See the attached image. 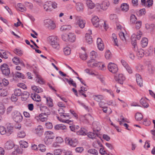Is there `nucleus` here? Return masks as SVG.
Wrapping results in <instances>:
<instances>
[{
	"label": "nucleus",
	"mask_w": 155,
	"mask_h": 155,
	"mask_svg": "<svg viewBox=\"0 0 155 155\" xmlns=\"http://www.w3.org/2000/svg\"><path fill=\"white\" fill-rule=\"evenodd\" d=\"M94 98L95 100L98 102L100 101L103 98V96L101 95H95L94 96Z\"/></svg>",
	"instance_id": "obj_45"
},
{
	"label": "nucleus",
	"mask_w": 155,
	"mask_h": 155,
	"mask_svg": "<svg viewBox=\"0 0 155 155\" xmlns=\"http://www.w3.org/2000/svg\"><path fill=\"white\" fill-rule=\"evenodd\" d=\"M6 135L9 136L10 135L13 131V127L10 124H6Z\"/></svg>",
	"instance_id": "obj_13"
},
{
	"label": "nucleus",
	"mask_w": 155,
	"mask_h": 155,
	"mask_svg": "<svg viewBox=\"0 0 155 155\" xmlns=\"http://www.w3.org/2000/svg\"><path fill=\"white\" fill-rule=\"evenodd\" d=\"M54 129L55 130H65L67 129L66 126L63 124H59L54 126Z\"/></svg>",
	"instance_id": "obj_22"
},
{
	"label": "nucleus",
	"mask_w": 155,
	"mask_h": 155,
	"mask_svg": "<svg viewBox=\"0 0 155 155\" xmlns=\"http://www.w3.org/2000/svg\"><path fill=\"white\" fill-rule=\"evenodd\" d=\"M137 55L138 58H140L143 56L144 51L143 49L140 48L138 49L137 53Z\"/></svg>",
	"instance_id": "obj_24"
},
{
	"label": "nucleus",
	"mask_w": 155,
	"mask_h": 155,
	"mask_svg": "<svg viewBox=\"0 0 155 155\" xmlns=\"http://www.w3.org/2000/svg\"><path fill=\"white\" fill-rule=\"evenodd\" d=\"M14 93L15 95L17 96H21L22 94L21 91L20 89L16 88L14 90Z\"/></svg>",
	"instance_id": "obj_42"
},
{
	"label": "nucleus",
	"mask_w": 155,
	"mask_h": 155,
	"mask_svg": "<svg viewBox=\"0 0 155 155\" xmlns=\"http://www.w3.org/2000/svg\"><path fill=\"white\" fill-rule=\"evenodd\" d=\"M15 75L16 77L18 78H21L22 79H24L25 78L24 75L19 72H16L15 73Z\"/></svg>",
	"instance_id": "obj_49"
},
{
	"label": "nucleus",
	"mask_w": 155,
	"mask_h": 155,
	"mask_svg": "<svg viewBox=\"0 0 155 155\" xmlns=\"http://www.w3.org/2000/svg\"><path fill=\"white\" fill-rule=\"evenodd\" d=\"M5 111V108L3 104L0 102V114L2 115L4 113Z\"/></svg>",
	"instance_id": "obj_40"
},
{
	"label": "nucleus",
	"mask_w": 155,
	"mask_h": 155,
	"mask_svg": "<svg viewBox=\"0 0 155 155\" xmlns=\"http://www.w3.org/2000/svg\"><path fill=\"white\" fill-rule=\"evenodd\" d=\"M142 33L141 31H139L137 32V35L135 34H133L132 35V37L133 38H134L136 36V38L138 40H139L141 37Z\"/></svg>",
	"instance_id": "obj_47"
},
{
	"label": "nucleus",
	"mask_w": 155,
	"mask_h": 155,
	"mask_svg": "<svg viewBox=\"0 0 155 155\" xmlns=\"http://www.w3.org/2000/svg\"><path fill=\"white\" fill-rule=\"evenodd\" d=\"M87 134V136L92 139H96L97 137V134L96 133L89 132Z\"/></svg>",
	"instance_id": "obj_30"
},
{
	"label": "nucleus",
	"mask_w": 155,
	"mask_h": 155,
	"mask_svg": "<svg viewBox=\"0 0 155 155\" xmlns=\"http://www.w3.org/2000/svg\"><path fill=\"white\" fill-rule=\"evenodd\" d=\"M44 97L46 98L48 105L50 107H52L53 106V103L52 99L50 97H46L45 96H44Z\"/></svg>",
	"instance_id": "obj_33"
},
{
	"label": "nucleus",
	"mask_w": 155,
	"mask_h": 155,
	"mask_svg": "<svg viewBox=\"0 0 155 155\" xmlns=\"http://www.w3.org/2000/svg\"><path fill=\"white\" fill-rule=\"evenodd\" d=\"M14 52L17 55L21 56L23 53L22 51L19 49H15L14 50Z\"/></svg>",
	"instance_id": "obj_59"
},
{
	"label": "nucleus",
	"mask_w": 155,
	"mask_h": 155,
	"mask_svg": "<svg viewBox=\"0 0 155 155\" xmlns=\"http://www.w3.org/2000/svg\"><path fill=\"white\" fill-rule=\"evenodd\" d=\"M25 135V133L23 130L20 131L18 134V137L20 138H24Z\"/></svg>",
	"instance_id": "obj_56"
},
{
	"label": "nucleus",
	"mask_w": 155,
	"mask_h": 155,
	"mask_svg": "<svg viewBox=\"0 0 155 155\" xmlns=\"http://www.w3.org/2000/svg\"><path fill=\"white\" fill-rule=\"evenodd\" d=\"M47 40L49 44L54 48L58 49L60 46L58 42V40L57 36H50L47 38Z\"/></svg>",
	"instance_id": "obj_2"
},
{
	"label": "nucleus",
	"mask_w": 155,
	"mask_h": 155,
	"mask_svg": "<svg viewBox=\"0 0 155 155\" xmlns=\"http://www.w3.org/2000/svg\"><path fill=\"white\" fill-rule=\"evenodd\" d=\"M44 25L49 30H53L56 28V25L53 21L50 19H46L44 21Z\"/></svg>",
	"instance_id": "obj_3"
},
{
	"label": "nucleus",
	"mask_w": 155,
	"mask_h": 155,
	"mask_svg": "<svg viewBox=\"0 0 155 155\" xmlns=\"http://www.w3.org/2000/svg\"><path fill=\"white\" fill-rule=\"evenodd\" d=\"M52 140L51 139L47 138H45L44 139V141L45 143L47 145H49L51 144L52 142Z\"/></svg>",
	"instance_id": "obj_60"
},
{
	"label": "nucleus",
	"mask_w": 155,
	"mask_h": 155,
	"mask_svg": "<svg viewBox=\"0 0 155 155\" xmlns=\"http://www.w3.org/2000/svg\"><path fill=\"white\" fill-rule=\"evenodd\" d=\"M97 62L94 59H91L87 62V64L89 67L93 68L96 67V66H99L100 64H101L100 63Z\"/></svg>",
	"instance_id": "obj_9"
},
{
	"label": "nucleus",
	"mask_w": 155,
	"mask_h": 155,
	"mask_svg": "<svg viewBox=\"0 0 155 155\" xmlns=\"http://www.w3.org/2000/svg\"><path fill=\"white\" fill-rule=\"evenodd\" d=\"M148 40L146 38H143L141 41V45L142 47L145 48L146 47L148 44Z\"/></svg>",
	"instance_id": "obj_23"
},
{
	"label": "nucleus",
	"mask_w": 155,
	"mask_h": 155,
	"mask_svg": "<svg viewBox=\"0 0 155 155\" xmlns=\"http://www.w3.org/2000/svg\"><path fill=\"white\" fill-rule=\"evenodd\" d=\"M75 24L78 26L80 28L82 29L84 27L85 21L81 18L80 16H75Z\"/></svg>",
	"instance_id": "obj_4"
},
{
	"label": "nucleus",
	"mask_w": 155,
	"mask_h": 155,
	"mask_svg": "<svg viewBox=\"0 0 155 155\" xmlns=\"http://www.w3.org/2000/svg\"><path fill=\"white\" fill-rule=\"evenodd\" d=\"M38 93H35L31 94V97L33 100L39 102V95L38 94Z\"/></svg>",
	"instance_id": "obj_38"
},
{
	"label": "nucleus",
	"mask_w": 155,
	"mask_h": 155,
	"mask_svg": "<svg viewBox=\"0 0 155 155\" xmlns=\"http://www.w3.org/2000/svg\"><path fill=\"white\" fill-rule=\"evenodd\" d=\"M39 108L41 112V113L39 114V120L42 122L47 121L48 115L50 114V111L45 106H40Z\"/></svg>",
	"instance_id": "obj_1"
},
{
	"label": "nucleus",
	"mask_w": 155,
	"mask_h": 155,
	"mask_svg": "<svg viewBox=\"0 0 155 155\" xmlns=\"http://www.w3.org/2000/svg\"><path fill=\"white\" fill-rule=\"evenodd\" d=\"M86 4L87 7L90 9L93 8L95 6V4L91 0H87L86 1Z\"/></svg>",
	"instance_id": "obj_26"
},
{
	"label": "nucleus",
	"mask_w": 155,
	"mask_h": 155,
	"mask_svg": "<svg viewBox=\"0 0 155 155\" xmlns=\"http://www.w3.org/2000/svg\"><path fill=\"white\" fill-rule=\"evenodd\" d=\"M13 118L15 121L18 123L22 120V116L20 113L17 112L13 115Z\"/></svg>",
	"instance_id": "obj_10"
},
{
	"label": "nucleus",
	"mask_w": 155,
	"mask_h": 155,
	"mask_svg": "<svg viewBox=\"0 0 155 155\" xmlns=\"http://www.w3.org/2000/svg\"><path fill=\"white\" fill-rule=\"evenodd\" d=\"M63 80L64 81H66L69 84L72 85L75 87H76L77 85L76 83L72 79L70 78V79H69L68 78H64V80Z\"/></svg>",
	"instance_id": "obj_28"
},
{
	"label": "nucleus",
	"mask_w": 155,
	"mask_h": 155,
	"mask_svg": "<svg viewBox=\"0 0 155 155\" xmlns=\"http://www.w3.org/2000/svg\"><path fill=\"white\" fill-rule=\"evenodd\" d=\"M91 21L93 25L95 27H99L100 25L101 26V21H100L97 16H94L91 19Z\"/></svg>",
	"instance_id": "obj_8"
},
{
	"label": "nucleus",
	"mask_w": 155,
	"mask_h": 155,
	"mask_svg": "<svg viewBox=\"0 0 155 155\" xmlns=\"http://www.w3.org/2000/svg\"><path fill=\"white\" fill-rule=\"evenodd\" d=\"M76 40V36L75 34L72 33L68 34V41L72 42H74Z\"/></svg>",
	"instance_id": "obj_21"
},
{
	"label": "nucleus",
	"mask_w": 155,
	"mask_h": 155,
	"mask_svg": "<svg viewBox=\"0 0 155 155\" xmlns=\"http://www.w3.org/2000/svg\"><path fill=\"white\" fill-rule=\"evenodd\" d=\"M61 38L64 41H68V34H62L61 35Z\"/></svg>",
	"instance_id": "obj_58"
},
{
	"label": "nucleus",
	"mask_w": 155,
	"mask_h": 155,
	"mask_svg": "<svg viewBox=\"0 0 155 155\" xmlns=\"http://www.w3.org/2000/svg\"><path fill=\"white\" fill-rule=\"evenodd\" d=\"M0 133L2 135H6V128L3 126L0 127Z\"/></svg>",
	"instance_id": "obj_52"
},
{
	"label": "nucleus",
	"mask_w": 155,
	"mask_h": 155,
	"mask_svg": "<svg viewBox=\"0 0 155 155\" xmlns=\"http://www.w3.org/2000/svg\"><path fill=\"white\" fill-rule=\"evenodd\" d=\"M92 126L94 131H98L99 130V123L96 122H94L92 124Z\"/></svg>",
	"instance_id": "obj_35"
},
{
	"label": "nucleus",
	"mask_w": 155,
	"mask_h": 155,
	"mask_svg": "<svg viewBox=\"0 0 155 155\" xmlns=\"http://www.w3.org/2000/svg\"><path fill=\"white\" fill-rule=\"evenodd\" d=\"M97 43L99 50L101 51H103L104 48V45L103 42L101 38H98L97 39Z\"/></svg>",
	"instance_id": "obj_14"
},
{
	"label": "nucleus",
	"mask_w": 155,
	"mask_h": 155,
	"mask_svg": "<svg viewBox=\"0 0 155 155\" xmlns=\"http://www.w3.org/2000/svg\"><path fill=\"white\" fill-rule=\"evenodd\" d=\"M15 145L13 141L11 140L8 141L5 144L4 147L5 149L7 150H11L13 148Z\"/></svg>",
	"instance_id": "obj_12"
},
{
	"label": "nucleus",
	"mask_w": 155,
	"mask_h": 155,
	"mask_svg": "<svg viewBox=\"0 0 155 155\" xmlns=\"http://www.w3.org/2000/svg\"><path fill=\"white\" fill-rule=\"evenodd\" d=\"M51 5V1H48L46 2L43 6L44 10L46 12H51L52 10Z\"/></svg>",
	"instance_id": "obj_15"
},
{
	"label": "nucleus",
	"mask_w": 155,
	"mask_h": 155,
	"mask_svg": "<svg viewBox=\"0 0 155 155\" xmlns=\"http://www.w3.org/2000/svg\"><path fill=\"white\" fill-rule=\"evenodd\" d=\"M143 118L142 114L140 113H137L135 115V118L137 121H140Z\"/></svg>",
	"instance_id": "obj_34"
},
{
	"label": "nucleus",
	"mask_w": 155,
	"mask_h": 155,
	"mask_svg": "<svg viewBox=\"0 0 155 155\" xmlns=\"http://www.w3.org/2000/svg\"><path fill=\"white\" fill-rule=\"evenodd\" d=\"M85 37L87 43L90 44L92 42V39L90 35H89L88 34H86Z\"/></svg>",
	"instance_id": "obj_41"
},
{
	"label": "nucleus",
	"mask_w": 155,
	"mask_h": 155,
	"mask_svg": "<svg viewBox=\"0 0 155 155\" xmlns=\"http://www.w3.org/2000/svg\"><path fill=\"white\" fill-rule=\"evenodd\" d=\"M135 23V27L137 29H139L141 26L142 21H136Z\"/></svg>",
	"instance_id": "obj_63"
},
{
	"label": "nucleus",
	"mask_w": 155,
	"mask_h": 155,
	"mask_svg": "<svg viewBox=\"0 0 155 155\" xmlns=\"http://www.w3.org/2000/svg\"><path fill=\"white\" fill-rule=\"evenodd\" d=\"M12 60L14 63L16 65L20 63V61L19 59L18 58L15 57Z\"/></svg>",
	"instance_id": "obj_62"
},
{
	"label": "nucleus",
	"mask_w": 155,
	"mask_h": 155,
	"mask_svg": "<svg viewBox=\"0 0 155 155\" xmlns=\"http://www.w3.org/2000/svg\"><path fill=\"white\" fill-rule=\"evenodd\" d=\"M87 89L86 88L84 87H81V90L79 91V94L80 95H82L84 97H86L87 96L86 94H85V91H87Z\"/></svg>",
	"instance_id": "obj_27"
},
{
	"label": "nucleus",
	"mask_w": 155,
	"mask_h": 155,
	"mask_svg": "<svg viewBox=\"0 0 155 155\" xmlns=\"http://www.w3.org/2000/svg\"><path fill=\"white\" fill-rule=\"evenodd\" d=\"M58 113L60 114L61 117L63 118H66V117H68L69 116L66 114L64 113V111L62 107L59 108L58 110Z\"/></svg>",
	"instance_id": "obj_19"
},
{
	"label": "nucleus",
	"mask_w": 155,
	"mask_h": 155,
	"mask_svg": "<svg viewBox=\"0 0 155 155\" xmlns=\"http://www.w3.org/2000/svg\"><path fill=\"white\" fill-rule=\"evenodd\" d=\"M57 117L59 121L62 122L68 123L70 124H72L73 123V121L71 120H64L63 118H60L58 116H57Z\"/></svg>",
	"instance_id": "obj_39"
},
{
	"label": "nucleus",
	"mask_w": 155,
	"mask_h": 155,
	"mask_svg": "<svg viewBox=\"0 0 155 155\" xmlns=\"http://www.w3.org/2000/svg\"><path fill=\"white\" fill-rule=\"evenodd\" d=\"M19 143L21 147L26 148L28 146V142L24 140L20 141Z\"/></svg>",
	"instance_id": "obj_44"
},
{
	"label": "nucleus",
	"mask_w": 155,
	"mask_h": 155,
	"mask_svg": "<svg viewBox=\"0 0 155 155\" xmlns=\"http://www.w3.org/2000/svg\"><path fill=\"white\" fill-rule=\"evenodd\" d=\"M88 152L90 153H91L94 155H97L98 154L97 151L94 149H91L89 150H88Z\"/></svg>",
	"instance_id": "obj_57"
},
{
	"label": "nucleus",
	"mask_w": 155,
	"mask_h": 155,
	"mask_svg": "<svg viewBox=\"0 0 155 155\" xmlns=\"http://www.w3.org/2000/svg\"><path fill=\"white\" fill-rule=\"evenodd\" d=\"M115 79L118 83L122 84L123 81L125 80V78L122 74H119L115 76Z\"/></svg>",
	"instance_id": "obj_11"
},
{
	"label": "nucleus",
	"mask_w": 155,
	"mask_h": 155,
	"mask_svg": "<svg viewBox=\"0 0 155 155\" xmlns=\"http://www.w3.org/2000/svg\"><path fill=\"white\" fill-rule=\"evenodd\" d=\"M109 71L112 73H116L118 71L117 65L114 63H109L107 66Z\"/></svg>",
	"instance_id": "obj_5"
},
{
	"label": "nucleus",
	"mask_w": 155,
	"mask_h": 155,
	"mask_svg": "<svg viewBox=\"0 0 155 155\" xmlns=\"http://www.w3.org/2000/svg\"><path fill=\"white\" fill-rule=\"evenodd\" d=\"M97 63H100V64H101L99 66H96V67L98 68L99 69L101 70H104L106 69L105 65L104 64L101 62H98Z\"/></svg>",
	"instance_id": "obj_55"
},
{
	"label": "nucleus",
	"mask_w": 155,
	"mask_h": 155,
	"mask_svg": "<svg viewBox=\"0 0 155 155\" xmlns=\"http://www.w3.org/2000/svg\"><path fill=\"white\" fill-rule=\"evenodd\" d=\"M87 133V130L84 128H81V129L77 132V134L81 135H86Z\"/></svg>",
	"instance_id": "obj_20"
},
{
	"label": "nucleus",
	"mask_w": 155,
	"mask_h": 155,
	"mask_svg": "<svg viewBox=\"0 0 155 155\" xmlns=\"http://www.w3.org/2000/svg\"><path fill=\"white\" fill-rule=\"evenodd\" d=\"M109 4L108 2L105 3L104 2H103L101 5V8L103 10H105L107 8V7L109 6Z\"/></svg>",
	"instance_id": "obj_48"
},
{
	"label": "nucleus",
	"mask_w": 155,
	"mask_h": 155,
	"mask_svg": "<svg viewBox=\"0 0 155 155\" xmlns=\"http://www.w3.org/2000/svg\"><path fill=\"white\" fill-rule=\"evenodd\" d=\"M71 49L68 47H66L64 49V54L66 55H69L71 52Z\"/></svg>",
	"instance_id": "obj_43"
},
{
	"label": "nucleus",
	"mask_w": 155,
	"mask_h": 155,
	"mask_svg": "<svg viewBox=\"0 0 155 155\" xmlns=\"http://www.w3.org/2000/svg\"><path fill=\"white\" fill-rule=\"evenodd\" d=\"M24 97L25 100H26L29 96V94L28 92L27 91H24L22 93L21 95Z\"/></svg>",
	"instance_id": "obj_53"
},
{
	"label": "nucleus",
	"mask_w": 155,
	"mask_h": 155,
	"mask_svg": "<svg viewBox=\"0 0 155 155\" xmlns=\"http://www.w3.org/2000/svg\"><path fill=\"white\" fill-rule=\"evenodd\" d=\"M137 20V18L134 15H131L130 17V22L132 24L135 23Z\"/></svg>",
	"instance_id": "obj_46"
},
{
	"label": "nucleus",
	"mask_w": 155,
	"mask_h": 155,
	"mask_svg": "<svg viewBox=\"0 0 155 155\" xmlns=\"http://www.w3.org/2000/svg\"><path fill=\"white\" fill-rule=\"evenodd\" d=\"M119 35L120 38L124 42V43H126V36H127V35H125V34L122 32H120L119 33Z\"/></svg>",
	"instance_id": "obj_31"
},
{
	"label": "nucleus",
	"mask_w": 155,
	"mask_h": 155,
	"mask_svg": "<svg viewBox=\"0 0 155 155\" xmlns=\"http://www.w3.org/2000/svg\"><path fill=\"white\" fill-rule=\"evenodd\" d=\"M90 56L91 59H93L96 58L97 56V53L95 51H93L90 53Z\"/></svg>",
	"instance_id": "obj_51"
},
{
	"label": "nucleus",
	"mask_w": 155,
	"mask_h": 155,
	"mask_svg": "<svg viewBox=\"0 0 155 155\" xmlns=\"http://www.w3.org/2000/svg\"><path fill=\"white\" fill-rule=\"evenodd\" d=\"M80 119L84 123L87 124L88 123L90 120L93 119V117L91 115L87 114L81 116Z\"/></svg>",
	"instance_id": "obj_6"
},
{
	"label": "nucleus",
	"mask_w": 155,
	"mask_h": 155,
	"mask_svg": "<svg viewBox=\"0 0 155 155\" xmlns=\"http://www.w3.org/2000/svg\"><path fill=\"white\" fill-rule=\"evenodd\" d=\"M70 28V25H64L61 26L60 28L61 31H63L68 30Z\"/></svg>",
	"instance_id": "obj_61"
},
{
	"label": "nucleus",
	"mask_w": 155,
	"mask_h": 155,
	"mask_svg": "<svg viewBox=\"0 0 155 155\" xmlns=\"http://www.w3.org/2000/svg\"><path fill=\"white\" fill-rule=\"evenodd\" d=\"M105 56L106 58L107 59H109L111 58L112 55L109 51H106L105 54Z\"/></svg>",
	"instance_id": "obj_54"
},
{
	"label": "nucleus",
	"mask_w": 155,
	"mask_h": 155,
	"mask_svg": "<svg viewBox=\"0 0 155 155\" xmlns=\"http://www.w3.org/2000/svg\"><path fill=\"white\" fill-rule=\"evenodd\" d=\"M93 146L95 148H98L99 147H102V145L100 141L98 140H97L96 141H95L93 142Z\"/></svg>",
	"instance_id": "obj_32"
},
{
	"label": "nucleus",
	"mask_w": 155,
	"mask_h": 155,
	"mask_svg": "<svg viewBox=\"0 0 155 155\" xmlns=\"http://www.w3.org/2000/svg\"><path fill=\"white\" fill-rule=\"evenodd\" d=\"M120 120L119 119L118 120V121L119 122V124L120 125H123V123L122 122H127L129 123V122L127 120L126 118H124L123 115L120 116Z\"/></svg>",
	"instance_id": "obj_37"
},
{
	"label": "nucleus",
	"mask_w": 155,
	"mask_h": 155,
	"mask_svg": "<svg viewBox=\"0 0 155 155\" xmlns=\"http://www.w3.org/2000/svg\"><path fill=\"white\" fill-rule=\"evenodd\" d=\"M147 100L145 98H141L140 100V103L145 108H147L149 106V105L147 101Z\"/></svg>",
	"instance_id": "obj_25"
},
{
	"label": "nucleus",
	"mask_w": 155,
	"mask_h": 155,
	"mask_svg": "<svg viewBox=\"0 0 155 155\" xmlns=\"http://www.w3.org/2000/svg\"><path fill=\"white\" fill-rule=\"evenodd\" d=\"M45 138H47L53 139L55 137L54 134L52 131H47L45 132Z\"/></svg>",
	"instance_id": "obj_16"
},
{
	"label": "nucleus",
	"mask_w": 155,
	"mask_h": 155,
	"mask_svg": "<svg viewBox=\"0 0 155 155\" xmlns=\"http://www.w3.org/2000/svg\"><path fill=\"white\" fill-rule=\"evenodd\" d=\"M39 150L42 152H45L46 150L45 146L42 144H39Z\"/></svg>",
	"instance_id": "obj_64"
},
{
	"label": "nucleus",
	"mask_w": 155,
	"mask_h": 155,
	"mask_svg": "<svg viewBox=\"0 0 155 155\" xmlns=\"http://www.w3.org/2000/svg\"><path fill=\"white\" fill-rule=\"evenodd\" d=\"M135 76L136 78V81L137 84L140 87L143 85V81L140 75L139 74H135Z\"/></svg>",
	"instance_id": "obj_18"
},
{
	"label": "nucleus",
	"mask_w": 155,
	"mask_h": 155,
	"mask_svg": "<svg viewBox=\"0 0 155 155\" xmlns=\"http://www.w3.org/2000/svg\"><path fill=\"white\" fill-rule=\"evenodd\" d=\"M17 9L21 12H24L26 10V8L22 4L19 3L17 5Z\"/></svg>",
	"instance_id": "obj_29"
},
{
	"label": "nucleus",
	"mask_w": 155,
	"mask_h": 155,
	"mask_svg": "<svg viewBox=\"0 0 155 155\" xmlns=\"http://www.w3.org/2000/svg\"><path fill=\"white\" fill-rule=\"evenodd\" d=\"M121 8L123 11L127 12L129 9L128 5L127 3H123L121 5Z\"/></svg>",
	"instance_id": "obj_36"
},
{
	"label": "nucleus",
	"mask_w": 155,
	"mask_h": 155,
	"mask_svg": "<svg viewBox=\"0 0 155 155\" xmlns=\"http://www.w3.org/2000/svg\"><path fill=\"white\" fill-rule=\"evenodd\" d=\"M76 9L78 12H83L84 8V5L80 2L76 3Z\"/></svg>",
	"instance_id": "obj_17"
},
{
	"label": "nucleus",
	"mask_w": 155,
	"mask_h": 155,
	"mask_svg": "<svg viewBox=\"0 0 155 155\" xmlns=\"http://www.w3.org/2000/svg\"><path fill=\"white\" fill-rule=\"evenodd\" d=\"M66 139V141L67 143L72 147H75L78 143V140L75 138H68Z\"/></svg>",
	"instance_id": "obj_7"
},
{
	"label": "nucleus",
	"mask_w": 155,
	"mask_h": 155,
	"mask_svg": "<svg viewBox=\"0 0 155 155\" xmlns=\"http://www.w3.org/2000/svg\"><path fill=\"white\" fill-rule=\"evenodd\" d=\"M110 18L111 20L114 22L117 21V16L115 14H111L110 16Z\"/></svg>",
	"instance_id": "obj_50"
}]
</instances>
